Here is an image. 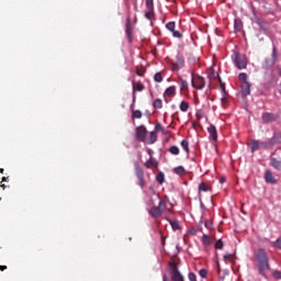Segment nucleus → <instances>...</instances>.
I'll use <instances>...</instances> for the list:
<instances>
[{"label":"nucleus","instance_id":"58","mask_svg":"<svg viewBox=\"0 0 281 281\" xmlns=\"http://www.w3.org/2000/svg\"><path fill=\"white\" fill-rule=\"evenodd\" d=\"M133 100H135V94L133 95Z\"/></svg>","mask_w":281,"mask_h":281},{"label":"nucleus","instance_id":"10","mask_svg":"<svg viewBox=\"0 0 281 281\" xmlns=\"http://www.w3.org/2000/svg\"><path fill=\"white\" fill-rule=\"evenodd\" d=\"M176 63L172 64V67H173V71H179V69H183V65L186 63V59L183 58V55L181 54H178L176 56Z\"/></svg>","mask_w":281,"mask_h":281},{"label":"nucleus","instance_id":"44","mask_svg":"<svg viewBox=\"0 0 281 281\" xmlns=\"http://www.w3.org/2000/svg\"><path fill=\"white\" fill-rule=\"evenodd\" d=\"M188 278L190 281H196V274L194 272H189Z\"/></svg>","mask_w":281,"mask_h":281},{"label":"nucleus","instance_id":"30","mask_svg":"<svg viewBox=\"0 0 281 281\" xmlns=\"http://www.w3.org/2000/svg\"><path fill=\"white\" fill-rule=\"evenodd\" d=\"M274 63H278V48H276V46H272V54H271V58Z\"/></svg>","mask_w":281,"mask_h":281},{"label":"nucleus","instance_id":"35","mask_svg":"<svg viewBox=\"0 0 281 281\" xmlns=\"http://www.w3.org/2000/svg\"><path fill=\"white\" fill-rule=\"evenodd\" d=\"M133 117L135 119V120H142V111H139V110H135V111H133Z\"/></svg>","mask_w":281,"mask_h":281},{"label":"nucleus","instance_id":"23","mask_svg":"<svg viewBox=\"0 0 281 281\" xmlns=\"http://www.w3.org/2000/svg\"><path fill=\"white\" fill-rule=\"evenodd\" d=\"M173 172L179 177H183V175H186V168H183V166H178L173 169Z\"/></svg>","mask_w":281,"mask_h":281},{"label":"nucleus","instance_id":"57","mask_svg":"<svg viewBox=\"0 0 281 281\" xmlns=\"http://www.w3.org/2000/svg\"><path fill=\"white\" fill-rule=\"evenodd\" d=\"M229 272L227 270H225V274L227 276Z\"/></svg>","mask_w":281,"mask_h":281},{"label":"nucleus","instance_id":"27","mask_svg":"<svg viewBox=\"0 0 281 281\" xmlns=\"http://www.w3.org/2000/svg\"><path fill=\"white\" fill-rule=\"evenodd\" d=\"M181 147L183 148L184 153H190V143L187 139L181 142Z\"/></svg>","mask_w":281,"mask_h":281},{"label":"nucleus","instance_id":"38","mask_svg":"<svg viewBox=\"0 0 281 281\" xmlns=\"http://www.w3.org/2000/svg\"><path fill=\"white\" fill-rule=\"evenodd\" d=\"M225 247V244L223 243V239H218L215 243V249H223Z\"/></svg>","mask_w":281,"mask_h":281},{"label":"nucleus","instance_id":"11","mask_svg":"<svg viewBox=\"0 0 281 281\" xmlns=\"http://www.w3.org/2000/svg\"><path fill=\"white\" fill-rule=\"evenodd\" d=\"M261 119H262L263 124H271V122H276V120H278L276 114L269 113V112H265L261 115Z\"/></svg>","mask_w":281,"mask_h":281},{"label":"nucleus","instance_id":"31","mask_svg":"<svg viewBox=\"0 0 281 281\" xmlns=\"http://www.w3.org/2000/svg\"><path fill=\"white\" fill-rule=\"evenodd\" d=\"M145 16L148 21H153V19H155V10H148V12L145 13Z\"/></svg>","mask_w":281,"mask_h":281},{"label":"nucleus","instance_id":"34","mask_svg":"<svg viewBox=\"0 0 281 281\" xmlns=\"http://www.w3.org/2000/svg\"><path fill=\"white\" fill-rule=\"evenodd\" d=\"M177 26V24L175 22H169L166 24L167 30H169V32H175V27Z\"/></svg>","mask_w":281,"mask_h":281},{"label":"nucleus","instance_id":"8","mask_svg":"<svg viewBox=\"0 0 281 281\" xmlns=\"http://www.w3.org/2000/svg\"><path fill=\"white\" fill-rule=\"evenodd\" d=\"M191 82H192V87L194 89H204L205 88V78H203L200 75H193Z\"/></svg>","mask_w":281,"mask_h":281},{"label":"nucleus","instance_id":"26","mask_svg":"<svg viewBox=\"0 0 281 281\" xmlns=\"http://www.w3.org/2000/svg\"><path fill=\"white\" fill-rule=\"evenodd\" d=\"M188 109H190V103L182 101L180 103V111H182V113H188Z\"/></svg>","mask_w":281,"mask_h":281},{"label":"nucleus","instance_id":"40","mask_svg":"<svg viewBox=\"0 0 281 281\" xmlns=\"http://www.w3.org/2000/svg\"><path fill=\"white\" fill-rule=\"evenodd\" d=\"M233 258H234V255H232V254H225L224 255V261L225 262H232Z\"/></svg>","mask_w":281,"mask_h":281},{"label":"nucleus","instance_id":"59","mask_svg":"<svg viewBox=\"0 0 281 281\" xmlns=\"http://www.w3.org/2000/svg\"><path fill=\"white\" fill-rule=\"evenodd\" d=\"M222 100H225V97H223Z\"/></svg>","mask_w":281,"mask_h":281},{"label":"nucleus","instance_id":"25","mask_svg":"<svg viewBox=\"0 0 281 281\" xmlns=\"http://www.w3.org/2000/svg\"><path fill=\"white\" fill-rule=\"evenodd\" d=\"M154 109H164V101L161 99H156L153 102Z\"/></svg>","mask_w":281,"mask_h":281},{"label":"nucleus","instance_id":"1","mask_svg":"<svg viewBox=\"0 0 281 281\" xmlns=\"http://www.w3.org/2000/svg\"><path fill=\"white\" fill-rule=\"evenodd\" d=\"M250 150L251 153H256V150H267L269 148H273L276 146V140L273 138L269 140H251L250 144Z\"/></svg>","mask_w":281,"mask_h":281},{"label":"nucleus","instance_id":"15","mask_svg":"<svg viewBox=\"0 0 281 281\" xmlns=\"http://www.w3.org/2000/svg\"><path fill=\"white\" fill-rule=\"evenodd\" d=\"M178 85L180 87V91H188L189 89L188 80L183 79L182 77H179Z\"/></svg>","mask_w":281,"mask_h":281},{"label":"nucleus","instance_id":"41","mask_svg":"<svg viewBox=\"0 0 281 281\" xmlns=\"http://www.w3.org/2000/svg\"><path fill=\"white\" fill-rule=\"evenodd\" d=\"M172 33V36L175 37V38H183V34H181V32H179V31H173V32H171Z\"/></svg>","mask_w":281,"mask_h":281},{"label":"nucleus","instance_id":"2","mask_svg":"<svg viewBox=\"0 0 281 281\" xmlns=\"http://www.w3.org/2000/svg\"><path fill=\"white\" fill-rule=\"evenodd\" d=\"M256 258L258 261L259 273L260 276H265V272L269 270V258L267 257V252H265V249H259Z\"/></svg>","mask_w":281,"mask_h":281},{"label":"nucleus","instance_id":"33","mask_svg":"<svg viewBox=\"0 0 281 281\" xmlns=\"http://www.w3.org/2000/svg\"><path fill=\"white\" fill-rule=\"evenodd\" d=\"M238 80H239V82H244V85L249 82V81H247V74H245V72L239 74Z\"/></svg>","mask_w":281,"mask_h":281},{"label":"nucleus","instance_id":"53","mask_svg":"<svg viewBox=\"0 0 281 281\" xmlns=\"http://www.w3.org/2000/svg\"><path fill=\"white\" fill-rule=\"evenodd\" d=\"M3 171H4V170H3V168H0V172H1V175H3Z\"/></svg>","mask_w":281,"mask_h":281},{"label":"nucleus","instance_id":"28","mask_svg":"<svg viewBox=\"0 0 281 281\" xmlns=\"http://www.w3.org/2000/svg\"><path fill=\"white\" fill-rule=\"evenodd\" d=\"M147 10H155V0H145Z\"/></svg>","mask_w":281,"mask_h":281},{"label":"nucleus","instance_id":"12","mask_svg":"<svg viewBox=\"0 0 281 281\" xmlns=\"http://www.w3.org/2000/svg\"><path fill=\"white\" fill-rule=\"evenodd\" d=\"M265 179H266V183H271L272 186L278 183V179H276V177H273V172H271L270 170L266 171Z\"/></svg>","mask_w":281,"mask_h":281},{"label":"nucleus","instance_id":"48","mask_svg":"<svg viewBox=\"0 0 281 281\" xmlns=\"http://www.w3.org/2000/svg\"><path fill=\"white\" fill-rule=\"evenodd\" d=\"M136 76H139V77L144 76V71L137 69V70H136Z\"/></svg>","mask_w":281,"mask_h":281},{"label":"nucleus","instance_id":"49","mask_svg":"<svg viewBox=\"0 0 281 281\" xmlns=\"http://www.w3.org/2000/svg\"><path fill=\"white\" fill-rule=\"evenodd\" d=\"M162 281H168V274L166 273L162 274Z\"/></svg>","mask_w":281,"mask_h":281},{"label":"nucleus","instance_id":"43","mask_svg":"<svg viewBox=\"0 0 281 281\" xmlns=\"http://www.w3.org/2000/svg\"><path fill=\"white\" fill-rule=\"evenodd\" d=\"M199 276H200L201 278H207V270H206V269H201V270L199 271Z\"/></svg>","mask_w":281,"mask_h":281},{"label":"nucleus","instance_id":"51","mask_svg":"<svg viewBox=\"0 0 281 281\" xmlns=\"http://www.w3.org/2000/svg\"><path fill=\"white\" fill-rule=\"evenodd\" d=\"M190 234H192L193 236L196 234V229H194V228H191L190 229Z\"/></svg>","mask_w":281,"mask_h":281},{"label":"nucleus","instance_id":"20","mask_svg":"<svg viewBox=\"0 0 281 281\" xmlns=\"http://www.w3.org/2000/svg\"><path fill=\"white\" fill-rule=\"evenodd\" d=\"M270 166H272L274 170H281V160H278L277 158H271Z\"/></svg>","mask_w":281,"mask_h":281},{"label":"nucleus","instance_id":"5","mask_svg":"<svg viewBox=\"0 0 281 281\" xmlns=\"http://www.w3.org/2000/svg\"><path fill=\"white\" fill-rule=\"evenodd\" d=\"M169 273L171 276V281H184L183 280V274L179 271V266L177 262H170L169 263Z\"/></svg>","mask_w":281,"mask_h":281},{"label":"nucleus","instance_id":"17","mask_svg":"<svg viewBox=\"0 0 281 281\" xmlns=\"http://www.w3.org/2000/svg\"><path fill=\"white\" fill-rule=\"evenodd\" d=\"M166 95H168V98H175V95H177V87L175 86H170L166 89L165 91Z\"/></svg>","mask_w":281,"mask_h":281},{"label":"nucleus","instance_id":"13","mask_svg":"<svg viewBox=\"0 0 281 281\" xmlns=\"http://www.w3.org/2000/svg\"><path fill=\"white\" fill-rule=\"evenodd\" d=\"M207 132H209L210 137H211V139H212L213 142H216V139H218V134H217V132H216V126H214V125L211 124V125L207 127Z\"/></svg>","mask_w":281,"mask_h":281},{"label":"nucleus","instance_id":"50","mask_svg":"<svg viewBox=\"0 0 281 281\" xmlns=\"http://www.w3.org/2000/svg\"><path fill=\"white\" fill-rule=\"evenodd\" d=\"M8 269V266H0V271H5Z\"/></svg>","mask_w":281,"mask_h":281},{"label":"nucleus","instance_id":"29","mask_svg":"<svg viewBox=\"0 0 281 281\" xmlns=\"http://www.w3.org/2000/svg\"><path fill=\"white\" fill-rule=\"evenodd\" d=\"M235 32H240L243 30V22L240 20H235Z\"/></svg>","mask_w":281,"mask_h":281},{"label":"nucleus","instance_id":"9","mask_svg":"<svg viewBox=\"0 0 281 281\" xmlns=\"http://www.w3.org/2000/svg\"><path fill=\"white\" fill-rule=\"evenodd\" d=\"M125 34L128 43H131L133 41V23L131 22V18L126 19Z\"/></svg>","mask_w":281,"mask_h":281},{"label":"nucleus","instance_id":"3","mask_svg":"<svg viewBox=\"0 0 281 281\" xmlns=\"http://www.w3.org/2000/svg\"><path fill=\"white\" fill-rule=\"evenodd\" d=\"M232 60L237 69H247L248 61L246 55L234 52L232 55Z\"/></svg>","mask_w":281,"mask_h":281},{"label":"nucleus","instance_id":"55","mask_svg":"<svg viewBox=\"0 0 281 281\" xmlns=\"http://www.w3.org/2000/svg\"><path fill=\"white\" fill-rule=\"evenodd\" d=\"M1 188H3V190H5V184H2Z\"/></svg>","mask_w":281,"mask_h":281},{"label":"nucleus","instance_id":"37","mask_svg":"<svg viewBox=\"0 0 281 281\" xmlns=\"http://www.w3.org/2000/svg\"><path fill=\"white\" fill-rule=\"evenodd\" d=\"M209 190H210V188H207V186H205V182H202L199 184L200 192H207Z\"/></svg>","mask_w":281,"mask_h":281},{"label":"nucleus","instance_id":"22","mask_svg":"<svg viewBox=\"0 0 281 281\" xmlns=\"http://www.w3.org/2000/svg\"><path fill=\"white\" fill-rule=\"evenodd\" d=\"M156 181L159 183V186H164V183H166V176L164 175V172H159L156 176Z\"/></svg>","mask_w":281,"mask_h":281},{"label":"nucleus","instance_id":"47","mask_svg":"<svg viewBox=\"0 0 281 281\" xmlns=\"http://www.w3.org/2000/svg\"><path fill=\"white\" fill-rule=\"evenodd\" d=\"M274 278H276L277 280H281V271H276V272H274Z\"/></svg>","mask_w":281,"mask_h":281},{"label":"nucleus","instance_id":"4","mask_svg":"<svg viewBox=\"0 0 281 281\" xmlns=\"http://www.w3.org/2000/svg\"><path fill=\"white\" fill-rule=\"evenodd\" d=\"M166 212V201L160 200L158 205L153 206L148 213L153 218H161V214Z\"/></svg>","mask_w":281,"mask_h":281},{"label":"nucleus","instance_id":"46","mask_svg":"<svg viewBox=\"0 0 281 281\" xmlns=\"http://www.w3.org/2000/svg\"><path fill=\"white\" fill-rule=\"evenodd\" d=\"M155 131H164V126L161 125V123L156 124Z\"/></svg>","mask_w":281,"mask_h":281},{"label":"nucleus","instance_id":"54","mask_svg":"<svg viewBox=\"0 0 281 281\" xmlns=\"http://www.w3.org/2000/svg\"><path fill=\"white\" fill-rule=\"evenodd\" d=\"M7 179H8V178L3 177V178H2V181H7Z\"/></svg>","mask_w":281,"mask_h":281},{"label":"nucleus","instance_id":"45","mask_svg":"<svg viewBox=\"0 0 281 281\" xmlns=\"http://www.w3.org/2000/svg\"><path fill=\"white\" fill-rule=\"evenodd\" d=\"M274 247H277L278 249H281V239L278 238L276 241H274Z\"/></svg>","mask_w":281,"mask_h":281},{"label":"nucleus","instance_id":"21","mask_svg":"<svg viewBox=\"0 0 281 281\" xmlns=\"http://www.w3.org/2000/svg\"><path fill=\"white\" fill-rule=\"evenodd\" d=\"M132 85H133V91H144L145 89L144 83L142 82L132 81Z\"/></svg>","mask_w":281,"mask_h":281},{"label":"nucleus","instance_id":"52","mask_svg":"<svg viewBox=\"0 0 281 281\" xmlns=\"http://www.w3.org/2000/svg\"><path fill=\"white\" fill-rule=\"evenodd\" d=\"M220 183H225V178H221Z\"/></svg>","mask_w":281,"mask_h":281},{"label":"nucleus","instance_id":"24","mask_svg":"<svg viewBox=\"0 0 281 281\" xmlns=\"http://www.w3.org/2000/svg\"><path fill=\"white\" fill-rule=\"evenodd\" d=\"M168 221H169V224L171 225L173 232L181 229V225L179 224V221H172V220H168Z\"/></svg>","mask_w":281,"mask_h":281},{"label":"nucleus","instance_id":"39","mask_svg":"<svg viewBox=\"0 0 281 281\" xmlns=\"http://www.w3.org/2000/svg\"><path fill=\"white\" fill-rule=\"evenodd\" d=\"M204 225H205L206 229L214 228V222H212V220H207Z\"/></svg>","mask_w":281,"mask_h":281},{"label":"nucleus","instance_id":"19","mask_svg":"<svg viewBox=\"0 0 281 281\" xmlns=\"http://www.w3.org/2000/svg\"><path fill=\"white\" fill-rule=\"evenodd\" d=\"M241 93H243V95H250L251 94V83H249V82L244 83V86L241 87Z\"/></svg>","mask_w":281,"mask_h":281},{"label":"nucleus","instance_id":"42","mask_svg":"<svg viewBox=\"0 0 281 281\" xmlns=\"http://www.w3.org/2000/svg\"><path fill=\"white\" fill-rule=\"evenodd\" d=\"M202 243H203V245H210V236L203 235L202 236Z\"/></svg>","mask_w":281,"mask_h":281},{"label":"nucleus","instance_id":"7","mask_svg":"<svg viewBox=\"0 0 281 281\" xmlns=\"http://www.w3.org/2000/svg\"><path fill=\"white\" fill-rule=\"evenodd\" d=\"M146 135H148V130H146V126H137L135 128L134 139H136V142L146 143Z\"/></svg>","mask_w":281,"mask_h":281},{"label":"nucleus","instance_id":"56","mask_svg":"<svg viewBox=\"0 0 281 281\" xmlns=\"http://www.w3.org/2000/svg\"><path fill=\"white\" fill-rule=\"evenodd\" d=\"M196 116H198V117H201V114L198 112V113H196Z\"/></svg>","mask_w":281,"mask_h":281},{"label":"nucleus","instance_id":"16","mask_svg":"<svg viewBox=\"0 0 281 281\" xmlns=\"http://www.w3.org/2000/svg\"><path fill=\"white\" fill-rule=\"evenodd\" d=\"M157 142V132L156 131H151L148 138H146L145 144H155Z\"/></svg>","mask_w":281,"mask_h":281},{"label":"nucleus","instance_id":"6","mask_svg":"<svg viewBox=\"0 0 281 281\" xmlns=\"http://www.w3.org/2000/svg\"><path fill=\"white\" fill-rule=\"evenodd\" d=\"M134 168H135V175L138 179V186L144 190L146 188V180L144 179V169L139 166V162L135 161L134 162Z\"/></svg>","mask_w":281,"mask_h":281},{"label":"nucleus","instance_id":"32","mask_svg":"<svg viewBox=\"0 0 281 281\" xmlns=\"http://www.w3.org/2000/svg\"><path fill=\"white\" fill-rule=\"evenodd\" d=\"M155 82H164V75L161 72H156L154 76Z\"/></svg>","mask_w":281,"mask_h":281},{"label":"nucleus","instance_id":"36","mask_svg":"<svg viewBox=\"0 0 281 281\" xmlns=\"http://www.w3.org/2000/svg\"><path fill=\"white\" fill-rule=\"evenodd\" d=\"M169 153L171 154V155H179V153H180V150H179V148L177 147V146H171L170 148H169Z\"/></svg>","mask_w":281,"mask_h":281},{"label":"nucleus","instance_id":"18","mask_svg":"<svg viewBox=\"0 0 281 281\" xmlns=\"http://www.w3.org/2000/svg\"><path fill=\"white\" fill-rule=\"evenodd\" d=\"M273 65H276V61L271 58H266L263 64H262V69H271V67H273Z\"/></svg>","mask_w":281,"mask_h":281},{"label":"nucleus","instance_id":"14","mask_svg":"<svg viewBox=\"0 0 281 281\" xmlns=\"http://www.w3.org/2000/svg\"><path fill=\"white\" fill-rule=\"evenodd\" d=\"M145 168H157V166H159V162H157V159L153 158V156H150V158L144 164Z\"/></svg>","mask_w":281,"mask_h":281}]
</instances>
